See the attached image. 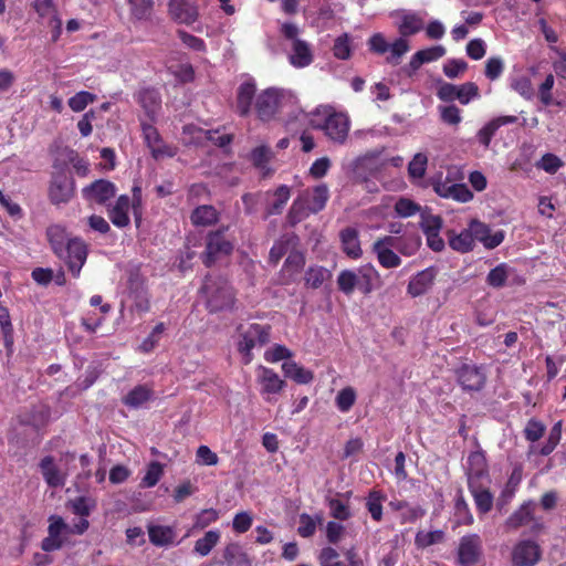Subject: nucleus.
I'll return each mask as SVG.
<instances>
[{
    "label": "nucleus",
    "instance_id": "1",
    "mask_svg": "<svg viewBox=\"0 0 566 566\" xmlns=\"http://www.w3.org/2000/svg\"><path fill=\"white\" fill-rule=\"evenodd\" d=\"M206 298V306L210 313L231 310L235 296L230 283L220 276L207 275L200 289Z\"/></svg>",
    "mask_w": 566,
    "mask_h": 566
},
{
    "label": "nucleus",
    "instance_id": "2",
    "mask_svg": "<svg viewBox=\"0 0 566 566\" xmlns=\"http://www.w3.org/2000/svg\"><path fill=\"white\" fill-rule=\"evenodd\" d=\"M281 35L290 41L289 62L295 69L310 66L314 61V52L308 42L300 39V29L292 22H285L280 29Z\"/></svg>",
    "mask_w": 566,
    "mask_h": 566
},
{
    "label": "nucleus",
    "instance_id": "3",
    "mask_svg": "<svg viewBox=\"0 0 566 566\" xmlns=\"http://www.w3.org/2000/svg\"><path fill=\"white\" fill-rule=\"evenodd\" d=\"M272 327L269 324L251 323L238 327V350L240 354H250L251 350H261L271 340Z\"/></svg>",
    "mask_w": 566,
    "mask_h": 566
},
{
    "label": "nucleus",
    "instance_id": "4",
    "mask_svg": "<svg viewBox=\"0 0 566 566\" xmlns=\"http://www.w3.org/2000/svg\"><path fill=\"white\" fill-rule=\"evenodd\" d=\"M221 228L210 231L206 237V249L201 254L202 263L207 268H211L218 260L228 256L233 251V242L226 238V230Z\"/></svg>",
    "mask_w": 566,
    "mask_h": 566
},
{
    "label": "nucleus",
    "instance_id": "5",
    "mask_svg": "<svg viewBox=\"0 0 566 566\" xmlns=\"http://www.w3.org/2000/svg\"><path fill=\"white\" fill-rule=\"evenodd\" d=\"M168 13L176 23L192 27L196 32L203 31V25L199 22L198 0H169Z\"/></svg>",
    "mask_w": 566,
    "mask_h": 566
},
{
    "label": "nucleus",
    "instance_id": "6",
    "mask_svg": "<svg viewBox=\"0 0 566 566\" xmlns=\"http://www.w3.org/2000/svg\"><path fill=\"white\" fill-rule=\"evenodd\" d=\"M64 249L61 255L56 256L66 263L74 277H78L87 259V244L81 238L75 237L67 240Z\"/></svg>",
    "mask_w": 566,
    "mask_h": 566
},
{
    "label": "nucleus",
    "instance_id": "7",
    "mask_svg": "<svg viewBox=\"0 0 566 566\" xmlns=\"http://www.w3.org/2000/svg\"><path fill=\"white\" fill-rule=\"evenodd\" d=\"M437 96L443 102L458 99L462 105H468L472 99L480 97V90L474 82L461 85L442 83L438 88Z\"/></svg>",
    "mask_w": 566,
    "mask_h": 566
},
{
    "label": "nucleus",
    "instance_id": "8",
    "mask_svg": "<svg viewBox=\"0 0 566 566\" xmlns=\"http://www.w3.org/2000/svg\"><path fill=\"white\" fill-rule=\"evenodd\" d=\"M455 375L459 385L465 391H480L486 382L484 365L464 363L455 370Z\"/></svg>",
    "mask_w": 566,
    "mask_h": 566
},
{
    "label": "nucleus",
    "instance_id": "9",
    "mask_svg": "<svg viewBox=\"0 0 566 566\" xmlns=\"http://www.w3.org/2000/svg\"><path fill=\"white\" fill-rule=\"evenodd\" d=\"M75 181L65 171L52 175L49 186V199L52 205L67 203L74 197Z\"/></svg>",
    "mask_w": 566,
    "mask_h": 566
},
{
    "label": "nucleus",
    "instance_id": "10",
    "mask_svg": "<svg viewBox=\"0 0 566 566\" xmlns=\"http://www.w3.org/2000/svg\"><path fill=\"white\" fill-rule=\"evenodd\" d=\"M282 94L277 88L263 90L255 98L254 109L262 122L271 120L279 111Z\"/></svg>",
    "mask_w": 566,
    "mask_h": 566
},
{
    "label": "nucleus",
    "instance_id": "11",
    "mask_svg": "<svg viewBox=\"0 0 566 566\" xmlns=\"http://www.w3.org/2000/svg\"><path fill=\"white\" fill-rule=\"evenodd\" d=\"M541 558V546L531 539L518 541L511 553L512 566H535Z\"/></svg>",
    "mask_w": 566,
    "mask_h": 566
},
{
    "label": "nucleus",
    "instance_id": "12",
    "mask_svg": "<svg viewBox=\"0 0 566 566\" xmlns=\"http://www.w3.org/2000/svg\"><path fill=\"white\" fill-rule=\"evenodd\" d=\"M482 559V543L479 535H465L460 539L458 547V563L460 566H476Z\"/></svg>",
    "mask_w": 566,
    "mask_h": 566
},
{
    "label": "nucleus",
    "instance_id": "13",
    "mask_svg": "<svg viewBox=\"0 0 566 566\" xmlns=\"http://www.w3.org/2000/svg\"><path fill=\"white\" fill-rule=\"evenodd\" d=\"M350 122L347 115L334 112L329 114L321 128L334 143L344 144L348 137Z\"/></svg>",
    "mask_w": 566,
    "mask_h": 566
},
{
    "label": "nucleus",
    "instance_id": "14",
    "mask_svg": "<svg viewBox=\"0 0 566 566\" xmlns=\"http://www.w3.org/2000/svg\"><path fill=\"white\" fill-rule=\"evenodd\" d=\"M258 382L261 386L260 392L264 399L271 402L274 395L280 394L286 386L285 380L271 368L260 366L258 368Z\"/></svg>",
    "mask_w": 566,
    "mask_h": 566
},
{
    "label": "nucleus",
    "instance_id": "15",
    "mask_svg": "<svg viewBox=\"0 0 566 566\" xmlns=\"http://www.w3.org/2000/svg\"><path fill=\"white\" fill-rule=\"evenodd\" d=\"M48 536L41 542L42 551L51 553L63 547V534L67 532V524L61 516L52 515L49 518Z\"/></svg>",
    "mask_w": 566,
    "mask_h": 566
},
{
    "label": "nucleus",
    "instance_id": "16",
    "mask_svg": "<svg viewBox=\"0 0 566 566\" xmlns=\"http://www.w3.org/2000/svg\"><path fill=\"white\" fill-rule=\"evenodd\" d=\"M434 192L446 199H453L458 202H469L473 199V192L465 184H452L447 180H434L432 182Z\"/></svg>",
    "mask_w": 566,
    "mask_h": 566
},
{
    "label": "nucleus",
    "instance_id": "17",
    "mask_svg": "<svg viewBox=\"0 0 566 566\" xmlns=\"http://www.w3.org/2000/svg\"><path fill=\"white\" fill-rule=\"evenodd\" d=\"M115 184L107 179H97L83 188V197L88 201L105 205L116 196Z\"/></svg>",
    "mask_w": 566,
    "mask_h": 566
},
{
    "label": "nucleus",
    "instance_id": "18",
    "mask_svg": "<svg viewBox=\"0 0 566 566\" xmlns=\"http://www.w3.org/2000/svg\"><path fill=\"white\" fill-rule=\"evenodd\" d=\"M469 228L471 230L473 240L480 241L488 250L495 249L504 240V232L502 230L492 233L491 228L478 219L471 220Z\"/></svg>",
    "mask_w": 566,
    "mask_h": 566
},
{
    "label": "nucleus",
    "instance_id": "19",
    "mask_svg": "<svg viewBox=\"0 0 566 566\" xmlns=\"http://www.w3.org/2000/svg\"><path fill=\"white\" fill-rule=\"evenodd\" d=\"M305 265V255L303 252L293 250L285 259L280 271L279 280L281 284L287 285L294 283Z\"/></svg>",
    "mask_w": 566,
    "mask_h": 566
},
{
    "label": "nucleus",
    "instance_id": "20",
    "mask_svg": "<svg viewBox=\"0 0 566 566\" xmlns=\"http://www.w3.org/2000/svg\"><path fill=\"white\" fill-rule=\"evenodd\" d=\"M268 361L276 363L283 358H291L292 356H265ZM282 370L284 376L294 380L297 384L306 385L310 384L314 379L313 371L306 369L291 359H286L282 364Z\"/></svg>",
    "mask_w": 566,
    "mask_h": 566
},
{
    "label": "nucleus",
    "instance_id": "21",
    "mask_svg": "<svg viewBox=\"0 0 566 566\" xmlns=\"http://www.w3.org/2000/svg\"><path fill=\"white\" fill-rule=\"evenodd\" d=\"M437 271L434 268H427L416 273L409 281L407 293L411 297H418L426 294L433 285Z\"/></svg>",
    "mask_w": 566,
    "mask_h": 566
},
{
    "label": "nucleus",
    "instance_id": "22",
    "mask_svg": "<svg viewBox=\"0 0 566 566\" xmlns=\"http://www.w3.org/2000/svg\"><path fill=\"white\" fill-rule=\"evenodd\" d=\"M129 209L130 198L127 195H120L114 205L107 207V216L115 227L123 229L130 223Z\"/></svg>",
    "mask_w": 566,
    "mask_h": 566
},
{
    "label": "nucleus",
    "instance_id": "23",
    "mask_svg": "<svg viewBox=\"0 0 566 566\" xmlns=\"http://www.w3.org/2000/svg\"><path fill=\"white\" fill-rule=\"evenodd\" d=\"M468 483L470 481L489 482L488 462L483 450L471 452L468 457Z\"/></svg>",
    "mask_w": 566,
    "mask_h": 566
},
{
    "label": "nucleus",
    "instance_id": "24",
    "mask_svg": "<svg viewBox=\"0 0 566 566\" xmlns=\"http://www.w3.org/2000/svg\"><path fill=\"white\" fill-rule=\"evenodd\" d=\"M143 134L145 142L150 148L151 155L155 159H159L164 156H174V153L163 144V139L156 127L150 124H143Z\"/></svg>",
    "mask_w": 566,
    "mask_h": 566
},
{
    "label": "nucleus",
    "instance_id": "25",
    "mask_svg": "<svg viewBox=\"0 0 566 566\" xmlns=\"http://www.w3.org/2000/svg\"><path fill=\"white\" fill-rule=\"evenodd\" d=\"M518 118L515 115H503L491 119L478 132L479 143L484 147H489L499 128L515 124Z\"/></svg>",
    "mask_w": 566,
    "mask_h": 566
},
{
    "label": "nucleus",
    "instance_id": "26",
    "mask_svg": "<svg viewBox=\"0 0 566 566\" xmlns=\"http://www.w3.org/2000/svg\"><path fill=\"white\" fill-rule=\"evenodd\" d=\"M255 92L256 85L252 80L245 81L239 85L237 91V112L241 117H247L251 113Z\"/></svg>",
    "mask_w": 566,
    "mask_h": 566
},
{
    "label": "nucleus",
    "instance_id": "27",
    "mask_svg": "<svg viewBox=\"0 0 566 566\" xmlns=\"http://www.w3.org/2000/svg\"><path fill=\"white\" fill-rule=\"evenodd\" d=\"M137 103L145 111L146 115L154 119L161 107V97L156 88L146 87L138 91Z\"/></svg>",
    "mask_w": 566,
    "mask_h": 566
},
{
    "label": "nucleus",
    "instance_id": "28",
    "mask_svg": "<svg viewBox=\"0 0 566 566\" xmlns=\"http://www.w3.org/2000/svg\"><path fill=\"white\" fill-rule=\"evenodd\" d=\"M470 493L474 499L476 510L480 514L490 512L493 507V495L490 490L481 482L470 481L468 483Z\"/></svg>",
    "mask_w": 566,
    "mask_h": 566
},
{
    "label": "nucleus",
    "instance_id": "29",
    "mask_svg": "<svg viewBox=\"0 0 566 566\" xmlns=\"http://www.w3.org/2000/svg\"><path fill=\"white\" fill-rule=\"evenodd\" d=\"M355 272L357 277V290L364 295L370 294L380 280L377 270L371 264H366Z\"/></svg>",
    "mask_w": 566,
    "mask_h": 566
},
{
    "label": "nucleus",
    "instance_id": "30",
    "mask_svg": "<svg viewBox=\"0 0 566 566\" xmlns=\"http://www.w3.org/2000/svg\"><path fill=\"white\" fill-rule=\"evenodd\" d=\"M535 503L532 501L523 503L506 520L505 525L510 530H517L527 525L534 520Z\"/></svg>",
    "mask_w": 566,
    "mask_h": 566
},
{
    "label": "nucleus",
    "instance_id": "31",
    "mask_svg": "<svg viewBox=\"0 0 566 566\" xmlns=\"http://www.w3.org/2000/svg\"><path fill=\"white\" fill-rule=\"evenodd\" d=\"M297 237L293 234H284L279 240H276L272 248L270 249L269 253V262L273 265H277V263L281 261V259L293 251L292 248H294L297 244Z\"/></svg>",
    "mask_w": 566,
    "mask_h": 566
},
{
    "label": "nucleus",
    "instance_id": "32",
    "mask_svg": "<svg viewBox=\"0 0 566 566\" xmlns=\"http://www.w3.org/2000/svg\"><path fill=\"white\" fill-rule=\"evenodd\" d=\"M343 251L350 259H358L361 255L358 231L355 228L347 227L339 233Z\"/></svg>",
    "mask_w": 566,
    "mask_h": 566
},
{
    "label": "nucleus",
    "instance_id": "33",
    "mask_svg": "<svg viewBox=\"0 0 566 566\" xmlns=\"http://www.w3.org/2000/svg\"><path fill=\"white\" fill-rule=\"evenodd\" d=\"M147 532L150 543L157 547H166L175 542L176 533L171 526L149 524Z\"/></svg>",
    "mask_w": 566,
    "mask_h": 566
},
{
    "label": "nucleus",
    "instance_id": "34",
    "mask_svg": "<svg viewBox=\"0 0 566 566\" xmlns=\"http://www.w3.org/2000/svg\"><path fill=\"white\" fill-rule=\"evenodd\" d=\"M40 469L43 479L49 486L60 488L64 485L65 479L60 472L59 468L55 465L53 457H44L40 462Z\"/></svg>",
    "mask_w": 566,
    "mask_h": 566
},
{
    "label": "nucleus",
    "instance_id": "35",
    "mask_svg": "<svg viewBox=\"0 0 566 566\" xmlns=\"http://www.w3.org/2000/svg\"><path fill=\"white\" fill-rule=\"evenodd\" d=\"M307 198L308 192H302L294 199L287 212V221L290 224L295 226L312 213L308 209Z\"/></svg>",
    "mask_w": 566,
    "mask_h": 566
},
{
    "label": "nucleus",
    "instance_id": "36",
    "mask_svg": "<svg viewBox=\"0 0 566 566\" xmlns=\"http://www.w3.org/2000/svg\"><path fill=\"white\" fill-rule=\"evenodd\" d=\"M50 418L49 408L41 407H32L30 411L24 412L19 416V421L23 426H30L32 428L39 429L46 424Z\"/></svg>",
    "mask_w": 566,
    "mask_h": 566
},
{
    "label": "nucleus",
    "instance_id": "37",
    "mask_svg": "<svg viewBox=\"0 0 566 566\" xmlns=\"http://www.w3.org/2000/svg\"><path fill=\"white\" fill-rule=\"evenodd\" d=\"M449 245L452 250L467 253L473 250L474 240L470 228L462 230L460 233L454 231L448 232Z\"/></svg>",
    "mask_w": 566,
    "mask_h": 566
},
{
    "label": "nucleus",
    "instance_id": "38",
    "mask_svg": "<svg viewBox=\"0 0 566 566\" xmlns=\"http://www.w3.org/2000/svg\"><path fill=\"white\" fill-rule=\"evenodd\" d=\"M424 27L423 19L415 12H406L398 25L400 36L407 38L417 34Z\"/></svg>",
    "mask_w": 566,
    "mask_h": 566
},
{
    "label": "nucleus",
    "instance_id": "39",
    "mask_svg": "<svg viewBox=\"0 0 566 566\" xmlns=\"http://www.w3.org/2000/svg\"><path fill=\"white\" fill-rule=\"evenodd\" d=\"M304 192H308L307 203L312 213L322 211L329 199L328 187L325 184L317 185L312 190H305Z\"/></svg>",
    "mask_w": 566,
    "mask_h": 566
},
{
    "label": "nucleus",
    "instance_id": "40",
    "mask_svg": "<svg viewBox=\"0 0 566 566\" xmlns=\"http://www.w3.org/2000/svg\"><path fill=\"white\" fill-rule=\"evenodd\" d=\"M46 238L51 249L55 255H61L65 250L64 247L70 238H67L66 229L61 224H51L46 229Z\"/></svg>",
    "mask_w": 566,
    "mask_h": 566
},
{
    "label": "nucleus",
    "instance_id": "41",
    "mask_svg": "<svg viewBox=\"0 0 566 566\" xmlns=\"http://www.w3.org/2000/svg\"><path fill=\"white\" fill-rule=\"evenodd\" d=\"M190 219L195 226H211L218 221V211L212 206H200L192 211Z\"/></svg>",
    "mask_w": 566,
    "mask_h": 566
},
{
    "label": "nucleus",
    "instance_id": "42",
    "mask_svg": "<svg viewBox=\"0 0 566 566\" xmlns=\"http://www.w3.org/2000/svg\"><path fill=\"white\" fill-rule=\"evenodd\" d=\"M153 390L145 385L133 388L123 399L125 406L138 408L150 399Z\"/></svg>",
    "mask_w": 566,
    "mask_h": 566
},
{
    "label": "nucleus",
    "instance_id": "43",
    "mask_svg": "<svg viewBox=\"0 0 566 566\" xmlns=\"http://www.w3.org/2000/svg\"><path fill=\"white\" fill-rule=\"evenodd\" d=\"M274 201L266 207V216L281 214L291 198V188L286 185L279 186L274 191Z\"/></svg>",
    "mask_w": 566,
    "mask_h": 566
},
{
    "label": "nucleus",
    "instance_id": "44",
    "mask_svg": "<svg viewBox=\"0 0 566 566\" xmlns=\"http://www.w3.org/2000/svg\"><path fill=\"white\" fill-rule=\"evenodd\" d=\"M385 500V494L377 490L369 491L366 497V509L375 522L382 520V502Z\"/></svg>",
    "mask_w": 566,
    "mask_h": 566
},
{
    "label": "nucleus",
    "instance_id": "45",
    "mask_svg": "<svg viewBox=\"0 0 566 566\" xmlns=\"http://www.w3.org/2000/svg\"><path fill=\"white\" fill-rule=\"evenodd\" d=\"M373 252L377 255L379 264L385 269L398 268L401 264V259L391 249L373 244Z\"/></svg>",
    "mask_w": 566,
    "mask_h": 566
},
{
    "label": "nucleus",
    "instance_id": "46",
    "mask_svg": "<svg viewBox=\"0 0 566 566\" xmlns=\"http://www.w3.org/2000/svg\"><path fill=\"white\" fill-rule=\"evenodd\" d=\"M223 558L228 566H241V564L250 566L248 555L238 543H230L226 546Z\"/></svg>",
    "mask_w": 566,
    "mask_h": 566
},
{
    "label": "nucleus",
    "instance_id": "47",
    "mask_svg": "<svg viewBox=\"0 0 566 566\" xmlns=\"http://www.w3.org/2000/svg\"><path fill=\"white\" fill-rule=\"evenodd\" d=\"M220 539L219 531H208L203 537L195 543V552L200 556H207Z\"/></svg>",
    "mask_w": 566,
    "mask_h": 566
},
{
    "label": "nucleus",
    "instance_id": "48",
    "mask_svg": "<svg viewBox=\"0 0 566 566\" xmlns=\"http://www.w3.org/2000/svg\"><path fill=\"white\" fill-rule=\"evenodd\" d=\"M164 475V465L158 461L148 463L146 473L140 481L142 488H154Z\"/></svg>",
    "mask_w": 566,
    "mask_h": 566
},
{
    "label": "nucleus",
    "instance_id": "49",
    "mask_svg": "<svg viewBox=\"0 0 566 566\" xmlns=\"http://www.w3.org/2000/svg\"><path fill=\"white\" fill-rule=\"evenodd\" d=\"M130 7V14L137 20H148L154 9L153 0H127Z\"/></svg>",
    "mask_w": 566,
    "mask_h": 566
},
{
    "label": "nucleus",
    "instance_id": "50",
    "mask_svg": "<svg viewBox=\"0 0 566 566\" xmlns=\"http://www.w3.org/2000/svg\"><path fill=\"white\" fill-rule=\"evenodd\" d=\"M321 522V515H316V517H313L307 513H302L300 515V525L297 527V534L303 538L312 537L316 532L317 524Z\"/></svg>",
    "mask_w": 566,
    "mask_h": 566
},
{
    "label": "nucleus",
    "instance_id": "51",
    "mask_svg": "<svg viewBox=\"0 0 566 566\" xmlns=\"http://www.w3.org/2000/svg\"><path fill=\"white\" fill-rule=\"evenodd\" d=\"M410 46L408 41L400 36L396 39L391 44H389L390 54L387 56L386 61L389 64L397 65L400 63L401 57L409 51Z\"/></svg>",
    "mask_w": 566,
    "mask_h": 566
},
{
    "label": "nucleus",
    "instance_id": "52",
    "mask_svg": "<svg viewBox=\"0 0 566 566\" xmlns=\"http://www.w3.org/2000/svg\"><path fill=\"white\" fill-rule=\"evenodd\" d=\"M337 286L345 295H352L357 289L356 272L352 270H343L337 276Z\"/></svg>",
    "mask_w": 566,
    "mask_h": 566
},
{
    "label": "nucleus",
    "instance_id": "53",
    "mask_svg": "<svg viewBox=\"0 0 566 566\" xmlns=\"http://www.w3.org/2000/svg\"><path fill=\"white\" fill-rule=\"evenodd\" d=\"M444 533L440 530L437 531H419L415 537V544L418 548H427L433 544L442 542Z\"/></svg>",
    "mask_w": 566,
    "mask_h": 566
},
{
    "label": "nucleus",
    "instance_id": "54",
    "mask_svg": "<svg viewBox=\"0 0 566 566\" xmlns=\"http://www.w3.org/2000/svg\"><path fill=\"white\" fill-rule=\"evenodd\" d=\"M546 426L536 418H532L526 422L523 433L527 441L536 442L544 436Z\"/></svg>",
    "mask_w": 566,
    "mask_h": 566
},
{
    "label": "nucleus",
    "instance_id": "55",
    "mask_svg": "<svg viewBox=\"0 0 566 566\" xmlns=\"http://www.w3.org/2000/svg\"><path fill=\"white\" fill-rule=\"evenodd\" d=\"M560 438H562V421H558L552 427L546 442L539 449V454L541 455H549L555 450L557 444L559 443Z\"/></svg>",
    "mask_w": 566,
    "mask_h": 566
},
{
    "label": "nucleus",
    "instance_id": "56",
    "mask_svg": "<svg viewBox=\"0 0 566 566\" xmlns=\"http://www.w3.org/2000/svg\"><path fill=\"white\" fill-rule=\"evenodd\" d=\"M329 507V514L337 521H347L352 517L350 507L347 503L342 502L338 499H329L327 501Z\"/></svg>",
    "mask_w": 566,
    "mask_h": 566
},
{
    "label": "nucleus",
    "instance_id": "57",
    "mask_svg": "<svg viewBox=\"0 0 566 566\" xmlns=\"http://www.w3.org/2000/svg\"><path fill=\"white\" fill-rule=\"evenodd\" d=\"M333 54L338 60H348L350 57V38L347 33H344L335 39L333 45Z\"/></svg>",
    "mask_w": 566,
    "mask_h": 566
},
{
    "label": "nucleus",
    "instance_id": "58",
    "mask_svg": "<svg viewBox=\"0 0 566 566\" xmlns=\"http://www.w3.org/2000/svg\"><path fill=\"white\" fill-rule=\"evenodd\" d=\"M428 158L422 153H417L408 165V174L410 178H422L427 170Z\"/></svg>",
    "mask_w": 566,
    "mask_h": 566
},
{
    "label": "nucleus",
    "instance_id": "59",
    "mask_svg": "<svg viewBox=\"0 0 566 566\" xmlns=\"http://www.w3.org/2000/svg\"><path fill=\"white\" fill-rule=\"evenodd\" d=\"M356 401V392L352 387H345L336 396V406L339 411L347 412Z\"/></svg>",
    "mask_w": 566,
    "mask_h": 566
},
{
    "label": "nucleus",
    "instance_id": "60",
    "mask_svg": "<svg viewBox=\"0 0 566 566\" xmlns=\"http://www.w3.org/2000/svg\"><path fill=\"white\" fill-rule=\"evenodd\" d=\"M421 240L418 235H403L400 237L397 251L402 255L411 256L419 250Z\"/></svg>",
    "mask_w": 566,
    "mask_h": 566
},
{
    "label": "nucleus",
    "instance_id": "61",
    "mask_svg": "<svg viewBox=\"0 0 566 566\" xmlns=\"http://www.w3.org/2000/svg\"><path fill=\"white\" fill-rule=\"evenodd\" d=\"M325 273H326V271L322 266H317V265L310 266L305 271V275H304L305 285L307 287L318 289L325 280Z\"/></svg>",
    "mask_w": 566,
    "mask_h": 566
},
{
    "label": "nucleus",
    "instance_id": "62",
    "mask_svg": "<svg viewBox=\"0 0 566 566\" xmlns=\"http://www.w3.org/2000/svg\"><path fill=\"white\" fill-rule=\"evenodd\" d=\"M95 101V95L81 91L69 98V106L73 112H82L86 108V106Z\"/></svg>",
    "mask_w": 566,
    "mask_h": 566
},
{
    "label": "nucleus",
    "instance_id": "63",
    "mask_svg": "<svg viewBox=\"0 0 566 566\" xmlns=\"http://www.w3.org/2000/svg\"><path fill=\"white\" fill-rule=\"evenodd\" d=\"M507 280V269L506 264L501 263L493 268L488 276H486V283L492 287H502L505 285Z\"/></svg>",
    "mask_w": 566,
    "mask_h": 566
},
{
    "label": "nucleus",
    "instance_id": "64",
    "mask_svg": "<svg viewBox=\"0 0 566 566\" xmlns=\"http://www.w3.org/2000/svg\"><path fill=\"white\" fill-rule=\"evenodd\" d=\"M318 563L321 566H343V563L339 562V554L332 546H326L321 549Z\"/></svg>",
    "mask_w": 566,
    "mask_h": 566
}]
</instances>
